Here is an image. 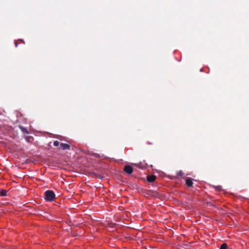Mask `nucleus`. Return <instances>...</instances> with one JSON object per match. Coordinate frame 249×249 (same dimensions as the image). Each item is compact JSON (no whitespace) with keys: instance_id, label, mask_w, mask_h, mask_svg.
<instances>
[{"instance_id":"nucleus-1","label":"nucleus","mask_w":249,"mask_h":249,"mask_svg":"<svg viewBox=\"0 0 249 249\" xmlns=\"http://www.w3.org/2000/svg\"><path fill=\"white\" fill-rule=\"evenodd\" d=\"M54 196L55 195L52 191H47L45 193V198L47 200L51 201L53 200Z\"/></svg>"},{"instance_id":"nucleus-2","label":"nucleus","mask_w":249,"mask_h":249,"mask_svg":"<svg viewBox=\"0 0 249 249\" xmlns=\"http://www.w3.org/2000/svg\"><path fill=\"white\" fill-rule=\"evenodd\" d=\"M124 171L128 173V174H131L133 172V168L131 166L129 165H126L125 166L124 168Z\"/></svg>"},{"instance_id":"nucleus-3","label":"nucleus","mask_w":249,"mask_h":249,"mask_svg":"<svg viewBox=\"0 0 249 249\" xmlns=\"http://www.w3.org/2000/svg\"><path fill=\"white\" fill-rule=\"evenodd\" d=\"M60 147L63 150H66L69 149L70 146L68 144L62 143L60 145Z\"/></svg>"},{"instance_id":"nucleus-4","label":"nucleus","mask_w":249,"mask_h":249,"mask_svg":"<svg viewBox=\"0 0 249 249\" xmlns=\"http://www.w3.org/2000/svg\"><path fill=\"white\" fill-rule=\"evenodd\" d=\"M155 179H156V177L154 175L148 176L147 177V180L150 182L154 181L155 180Z\"/></svg>"},{"instance_id":"nucleus-5","label":"nucleus","mask_w":249,"mask_h":249,"mask_svg":"<svg viewBox=\"0 0 249 249\" xmlns=\"http://www.w3.org/2000/svg\"><path fill=\"white\" fill-rule=\"evenodd\" d=\"M186 184L189 187L192 186L193 185V181L192 179L190 178L187 179L186 180Z\"/></svg>"},{"instance_id":"nucleus-6","label":"nucleus","mask_w":249,"mask_h":249,"mask_svg":"<svg viewBox=\"0 0 249 249\" xmlns=\"http://www.w3.org/2000/svg\"><path fill=\"white\" fill-rule=\"evenodd\" d=\"M220 249H227V245L226 244H223L221 245Z\"/></svg>"},{"instance_id":"nucleus-7","label":"nucleus","mask_w":249,"mask_h":249,"mask_svg":"<svg viewBox=\"0 0 249 249\" xmlns=\"http://www.w3.org/2000/svg\"><path fill=\"white\" fill-rule=\"evenodd\" d=\"M0 194L2 196H5L6 195V191L2 190L0 192Z\"/></svg>"},{"instance_id":"nucleus-8","label":"nucleus","mask_w":249,"mask_h":249,"mask_svg":"<svg viewBox=\"0 0 249 249\" xmlns=\"http://www.w3.org/2000/svg\"><path fill=\"white\" fill-rule=\"evenodd\" d=\"M53 145L55 146H58L59 145V142L58 141H55L53 142Z\"/></svg>"},{"instance_id":"nucleus-9","label":"nucleus","mask_w":249,"mask_h":249,"mask_svg":"<svg viewBox=\"0 0 249 249\" xmlns=\"http://www.w3.org/2000/svg\"><path fill=\"white\" fill-rule=\"evenodd\" d=\"M216 189L218 191L221 190V186H216Z\"/></svg>"},{"instance_id":"nucleus-10","label":"nucleus","mask_w":249,"mask_h":249,"mask_svg":"<svg viewBox=\"0 0 249 249\" xmlns=\"http://www.w3.org/2000/svg\"><path fill=\"white\" fill-rule=\"evenodd\" d=\"M20 128L21 129V130L23 131V132H24L25 131V128H23V127H20Z\"/></svg>"},{"instance_id":"nucleus-11","label":"nucleus","mask_w":249,"mask_h":249,"mask_svg":"<svg viewBox=\"0 0 249 249\" xmlns=\"http://www.w3.org/2000/svg\"><path fill=\"white\" fill-rule=\"evenodd\" d=\"M15 46H16V47H17V46H18L17 43V42H15Z\"/></svg>"},{"instance_id":"nucleus-12","label":"nucleus","mask_w":249,"mask_h":249,"mask_svg":"<svg viewBox=\"0 0 249 249\" xmlns=\"http://www.w3.org/2000/svg\"><path fill=\"white\" fill-rule=\"evenodd\" d=\"M200 71H203V70L201 69L200 70Z\"/></svg>"}]
</instances>
